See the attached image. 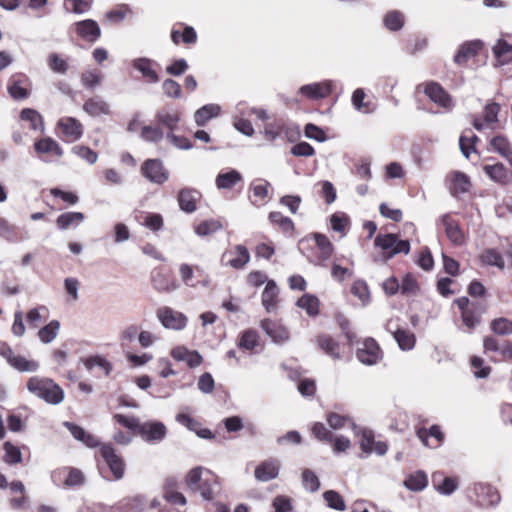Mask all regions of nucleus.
Listing matches in <instances>:
<instances>
[{"label":"nucleus","instance_id":"obj_60","mask_svg":"<svg viewBox=\"0 0 512 512\" xmlns=\"http://www.w3.org/2000/svg\"><path fill=\"white\" fill-rule=\"evenodd\" d=\"M491 329L498 335L512 334V320L503 317L494 319L491 322Z\"/></svg>","mask_w":512,"mask_h":512},{"label":"nucleus","instance_id":"obj_52","mask_svg":"<svg viewBox=\"0 0 512 512\" xmlns=\"http://www.w3.org/2000/svg\"><path fill=\"white\" fill-rule=\"evenodd\" d=\"M4 455L3 461L9 465L17 464L22 461V453L17 446H14L10 442L3 444Z\"/></svg>","mask_w":512,"mask_h":512},{"label":"nucleus","instance_id":"obj_42","mask_svg":"<svg viewBox=\"0 0 512 512\" xmlns=\"http://www.w3.org/2000/svg\"><path fill=\"white\" fill-rule=\"evenodd\" d=\"M20 118L22 121L28 122L31 129L41 132L44 130L42 116L36 110L25 108L21 111Z\"/></svg>","mask_w":512,"mask_h":512},{"label":"nucleus","instance_id":"obj_49","mask_svg":"<svg viewBox=\"0 0 512 512\" xmlns=\"http://www.w3.org/2000/svg\"><path fill=\"white\" fill-rule=\"evenodd\" d=\"M59 329V321L52 320L38 331V337L42 343H50L57 337Z\"/></svg>","mask_w":512,"mask_h":512},{"label":"nucleus","instance_id":"obj_54","mask_svg":"<svg viewBox=\"0 0 512 512\" xmlns=\"http://www.w3.org/2000/svg\"><path fill=\"white\" fill-rule=\"evenodd\" d=\"M478 140L477 136L471 131L464 132L459 139V146L462 154L469 158L471 152L474 151V143Z\"/></svg>","mask_w":512,"mask_h":512},{"label":"nucleus","instance_id":"obj_50","mask_svg":"<svg viewBox=\"0 0 512 512\" xmlns=\"http://www.w3.org/2000/svg\"><path fill=\"white\" fill-rule=\"evenodd\" d=\"M297 306L304 309L309 316H316L319 313V300L311 294L303 295L297 301Z\"/></svg>","mask_w":512,"mask_h":512},{"label":"nucleus","instance_id":"obj_8","mask_svg":"<svg viewBox=\"0 0 512 512\" xmlns=\"http://www.w3.org/2000/svg\"><path fill=\"white\" fill-rule=\"evenodd\" d=\"M142 174L151 182L162 184L168 179V172L159 159H148L141 167Z\"/></svg>","mask_w":512,"mask_h":512},{"label":"nucleus","instance_id":"obj_61","mask_svg":"<svg viewBox=\"0 0 512 512\" xmlns=\"http://www.w3.org/2000/svg\"><path fill=\"white\" fill-rule=\"evenodd\" d=\"M103 75L99 70L85 71L81 76V81L87 88H94L102 81Z\"/></svg>","mask_w":512,"mask_h":512},{"label":"nucleus","instance_id":"obj_19","mask_svg":"<svg viewBox=\"0 0 512 512\" xmlns=\"http://www.w3.org/2000/svg\"><path fill=\"white\" fill-rule=\"evenodd\" d=\"M360 448L366 453L370 454L375 452L378 455H384L387 450V444L382 441H375L372 431L363 429L360 434Z\"/></svg>","mask_w":512,"mask_h":512},{"label":"nucleus","instance_id":"obj_44","mask_svg":"<svg viewBox=\"0 0 512 512\" xmlns=\"http://www.w3.org/2000/svg\"><path fill=\"white\" fill-rule=\"evenodd\" d=\"M451 190L453 194H463L470 189V180L467 175L462 172H454L451 174Z\"/></svg>","mask_w":512,"mask_h":512},{"label":"nucleus","instance_id":"obj_46","mask_svg":"<svg viewBox=\"0 0 512 512\" xmlns=\"http://www.w3.org/2000/svg\"><path fill=\"white\" fill-rule=\"evenodd\" d=\"M9 364L20 372H35L39 368V363L34 360H29L23 356L14 355Z\"/></svg>","mask_w":512,"mask_h":512},{"label":"nucleus","instance_id":"obj_57","mask_svg":"<svg viewBox=\"0 0 512 512\" xmlns=\"http://www.w3.org/2000/svg\"><path fill=\"white\" fill-rule=\"evenodd\" d=\"M483 169L485 173L496 182H504L506 179L507 173L503 164L485 165Z\"/></svg>","mask_w":512,"mask_h":512},{"label":"nucleus","instance_id":"obj_1","mask_svg":"<svg viewBox=\"0 0 512 512\" xmlns=\"http://www.w3.org/2000/svg\"><path fill=\"white\" fill-rule=\"evenodd\" d=\"M185 482L192 491H198L205 500H211L220 490L218 477L201 467L190 470Z\"/></svg>","mask_w":512,"mask_h":512},{"label":"nucleus","instance_id":"obj_53","mask_svg":"<svg viewBox=\"0 0 512 512\" xmlns=\"http://www.w3.org/2000/svg\"><path fill=\"white\" fill-rule=\"evenodd\" d=\"M84 365L88 370L95 367L101 368L106 375L112 371V364L104 357L96 355L84 360Z\"/></svg>","mask_w":512,"mask_h":512},{"label":"nucleus","instance_id":"obj_17","mask_svg":"<svg viewBox=\"0 0 512 512\" xmlns=\"http://www.w3.org/2000/svg\"><path fill=\"white\" fill-rule=\"evenodd\" d=\"M170 355L178 362H185L190 368H196L203 362V358L198 351L189 350L183 345L172 348Z\"/></svg>","mask_w":512,"mask_h":512},{"label":"nucleus","instance_id":"obj_41","mask_svg":"<svg viewBox=\"0 0 512 512\" xmlns=\"http://www.w3.org/2000/svg\"><path fill=\"white\" fill-rule=\"evenodd\" d=\"M34 147L38 154H53L58 157L62 156L63 154L59 144L50 137L37 141Z\"/></svg>","mask_w":512,"mask_h":512},{"label":"nucleus","instance_id":"obj_31","mask_svg":"<svg viewBox=\"0 0 512 512\" xmlns=\"http://www.w3.org/2000/svg\"><path fill=\"white\" fill-rule=\"evenodd\" d=\"M64 425L76 440L81 441L87 447L94 448L100 444L95 435L86 432L82 427L71 422H65Z\"/></svg>","mask_w":512,"mask_h":512},{"label":"nucleus","instance_id":"obj_5","mask_svg":"<svg viewBox=\"0 0 512 512\" xmlns=\"http://www.w3.org/2000/svg\"><path fill=\"white\" fill-rule=\"evenodd\" d=\"M221 261L224 266L240 270L249 263L250 253L245 246L238 244L226 250L222 255Z\"/></svg>","mask_w":512,"mask_h":512},{"label":"nucleus","instance_id":"obj_16","mask_svg":"<svg viewBox=\"0 0 512 512\" xmlns=\"http://www.w3.org/2000/svg\"><path fill=\"white\" fill-rule=\"evenodd\" d=\"M500 112V105L496 102H490L484 107L483 120L475 117L473 119V126L476 130L481 131L484 128H494L498 122V114Z\"/></svg>","mask_w":512,"mask_h":512},{"label":"nucleus","instance_id":"obj_28","mask_svg":"<svg viewBox=\"0 0 512 512\" xmlns=\"http://www.w3.org/2000/svg\"><path fill=\"white\" fill-rule=\"evenodd\" d=\"M200 198V193L191 188L182 189L178 194V203L181 210L192 213L196 210L197 201Z\"/></svg>","mask_w":512,"mask_h":512},{"label":"nucleus","instance_id":"obj_9","mask_svg":"<svg viewBox=\"0 0 512 512\" xmlns=\"http://www.w3.org/2000/svg\"><path fill=\"white\" fill-rule=\"evenodd\" d=\"M356 356L361 363L374 365L381 359L382 353L377 342L372 338H368L364 340L362 346L357 349Z\"/></svg>","mask_w":512,"mask_h":512},{"label":"nucleus","instance_id":"obj_13","mask_svg":"<svg viewBox=\"0 0 512 512\" xmlns=\"http://www.w3.org/2000/svg\"><path fill=\"white\" fill-rule=\"evenodd\" d=\"M70 31L76 33L78 37L88 42H95L101 35V30L97 22L86 19L74 23Z\"/></svg>","mask_w":512,"mask_h":512},{"label":"nucleus","instance_id":"obj_6","mask_svg":"<svg viewBox=\"0 0 512 512\" xmlns=\"http://www.w3.org/2000/svg\"><path fill=\"white\" fill-rule=\"evenodd\" d=\"M60 137L69 143L75 142L83 134V125L73 117H62L57 123Z\"/></svg>","mask_w":512,"mask_h":512},{"label":"nucleus","instance_id":"obj_15","mask_svg":"<svg viewBox=\"0 0 512 512\" xmlns=\"http://www.w3.org/2000/svg\"><path fill=\"white\" fill-rule=\"evenodd\" d=\"M333 88V82L330 80L303 85L299 93L311 100H320L328 97Z\"/></svg>","mask_w":512,"mask_h":512},{"label":"nucleus","instance_id":"obj_48","mask_svg":"<svg viewBox=\"0 0 512 512\" xmlns=\"http://www.w3.org/2000/svg\"><path fill=\"white\" fill-rule=\"evenodd\" d=\"M140 137L150 143H158L164 138V132L160 126L144 125L141 128Z\"/></svg>","mask_w":512,"mask_h":512},{"label":"nucleus","instance_id":"obj_25","mask_svg":"<svg viewBox=\"0 0 512 512\" xmlns=\"http://www.w3.org/2000/svg\"><path fill=\"white\" fill-rule=\"evenodd\" d=\"M262 329L276 343H283L289 339L288 330L280 323L269 319L261 322Z\"/></svg>","mask_w":512,"mask_h":512},{"label":"nucleus","instance_id":"obj_63","mask_svg":"<svg viewBox=\"0 0 512 512\" xmlns=\"http://www.w3.org/2000/svg\"><path fill=\"white\" fill-rule=\"evenodd\" d=\"M258 345V334L254 330L245 331L239 341V347L246 350H253Z\"/></svg>","mask_w":512,"mask_h":512},{"label":"nucleus","instance_id":"obj_29","mask_svg":"<svg viewBox=\"0 0 512 512\" xmlns=\"http://www.w3.org/2000/svg\"><path fill=\"white\" fill-rule=\"evenodd\" d=\"M442 223L445 228V233L449 240L455 245H462L465 242V235L460 229L459 225L449 216L442 217Z\"/></svg>","mask_w":512,"mask_h":512},{"label":"nucleus","instance_id":"obj_58","mask_svg":"<svg viewBox=\"0 0 512 512\" xmlns=\"http://www.w3.org/2000/svg\"><path fill=\"white\" fill-rule=\"evenodd\" d=\"M269 220L272 224L278 225L284 232H290L294 229V223L280 212H271Z\"/></svg>","mask_w":512,"mask_h":512},{"label":"nucleus","instance_id":"obj_34","mask_svg":"<svg viewBox=\"0 0 512 512\" xmlns=\"http://www.w3.org/2000/svg\"><path fill=\"white\" fill-rule=\"evenodd\" d=\"M477 501L483 507L494 506L500 501V496L493 487L479 485L477 487Z\"/></svg>","mask_w":512,"mask_h":512},{"label":"nucleus","instance_id":"obj_2","mask_svg":"<svg viewBox=\"0 0 512 512\" xmlns=\"http://www.w3.org/2000/svg\"><path fill=\"white\" fill-rule=\"evenodd\" d=\"M27 389L49 404L56 405L64 399L62 388L49 378L31 377L27 382Z\"/></svg>","mask_w":512,"mask_h":512},{"label":"nucleus","instance_id":"obj_18","mask_svg":"<svg viewBox=\"0 0 512 512\" xmlns=\"http://www.w3.org/2000/svg\"><path fill=\"white\" fill-rule=\"evenodd\" d=\"M29 79L22 74L13 75L8 82V92L15 100L26 99L29 96Z\"/></svg>","mask_w":512,"mask_h":512},{"label":"nucleus","instance_id":"obj_12","mask_svg":"<svg viewBox=\"0 0 512 512\" xmlns=\"http://www.w3.org/2000/svg\"><path fill=\"white\" fill-rule=\"evenodd\" d=\"M100 456L104 459L115 479H121L124 475V462L120 456L115 453L114 448L109 444H104L99 450Z\"/></svg>","mask_w":512,"mask_h":512},{"label":"nucleus","instance_id":"obj_10","mask_svg":"<svg viewBox=\"0 0 512 512\" xmlns=\"http://www.w3.org/2000/svg\"><path fill=\"white\" fill-rule=\"evenodd\" d=\"M51 479L56 485L64 481V485L68 487L81 485L84 482L83 473L76 468L56 469L51 473Z\"/></svg>","mask_w":512,"mask_h":512},{"label":"nucleus","instance_id":"obj_30","mask_svg":"<svg viewBox=\"0 0 512 512\" xmlns=\"http://www.w3.org/2000/svg\"><path fill=\"white\" fill-rule=\"evenodd\" d=\"M64 425L76 440L81 441L87 447L94 448L100 444L95 435L86 432L82 427L71 422H65Z\"/></svg>","mask_w":512,"mask_h":512},{"label":"nucleus","instance_id":"obj_26","mask_svg":"<svg viewBox=\"0 0 512 512\" xmlns=\"http://www.w3.org/2000/svg\"><path fill=\"white\" fill-rule=\"evenodd\" d=\"M432 484L440 494L450 495L457 489L458 479L455 477H444L441 472H435L432 475Z\"/></svg>","mask_w":512,"mask_h":512},{"label":"nucleus","instance_id":"obj_24","mask_svg":"<svg viewBox=\"0 0 512 512\" xmlns=\"http://www.w3.org/2000/svg\"><path fill=\"white\" fill-rule=\"evenodd\" d=\"M493 53L498 65H505L512 60V36L500 38L493 47Z\"/></svg>","mask_w":512,"mask_h":512},{"label":"nucleus","instance_id":"obj_4","mask_svg":"<svg viewBox=\"0 0 512 512\" xmlns=\"http://www.w3.org/2000/svg\"><path fill=\"white\" fill-rule=\"evenodd\" d=\"M156 317L163 327L170 330H182L187 325V317L179 311L163 306L156 311Z\"/></svg>","mask_w":512,"mask_h":512},{"label":"nucleus","instance_id":"obj_20","mask_svg":"<svg viewBox=\"0 0 512 512\" xmlns=\"http://www.w3.org/2000/svg\"><path fill=\"white\" fill-rule=\"evenodd\" d=\"M152 286L158 292H172L178 288V283L161 269L152 272Z\"/></svg>","mask_w":512,"mask_h":512},{"label":"nucleus","instance_id":"obj_21","mask_svg":"<svg viewBox=\"0 0 512 512\" xmlns=\"http://www.w3.org/2000/svg\"><path fill=\"white\" fill-rule=\"evenodd\" d=\"M417 436L425 446L430 448L439 447L444 440V434L437 425H433L429 429L420 428L417 431Z\"/></svg>","mask_w":512,"mask_h":512},{"label":"nucleus","instance_id":"obj_64","mask_svg":"<svg viewBox=\"0 0 512 512\" xmlns=\"http://www.w3.org/2000/svg\"><path fill=\"white\" fill-rule=\"evenodd\" d=\"M140 223L150 230L158 231L163 226V218L160 214L147 213L143 216Z\"/></svg>","mask_w":512,"mask_h":512},{"label":"nucleus","instance_id":"obj_36","mask_svg":"<svg viewBox=\"0 0 512 512\" xmlns=\"http://www.w3.org/2000/svg\"><path fill=\"white\" fill-rule=\"evenodd\" d=\"M482 48V43L480 41H471L464 43L459 48L458 52L454 57V61L457 64H463L471 57L475 56L479 50Z\"/></svg>","mask_w":512,"mask_h":512},{"label":"nucleus","instance_id":"obj_22","mask_svg":"<svg viewBox=\"0 0 512 512\" xmlns=\"http://www.w3.org/2000/svg\"><path fill=\"white\" fill-rule=\"evenodd\" d=\"M280 464L277 460H266L256 466L254 476L258 481L267 482L279 474Z\"/></svg>","mask_w":512,"mask_h":512},{"label":"nucleus","instance_id":"obj_43","mask_svg":"<svg viewBox=\"0 0 512 512\" xmlns=\"http://www.w3.org/2000/svg\"><path fill=\"white\" fill-rule=\"evenodd\" d=\"M490 144L494 151L506 158L512 165V148L508 140L503 136H496L491 139Z\"/></svg>","mask_w":512,"mask_h":512},{"label":"nucleus","instance_id":"obj_3","mask_svg":"<svg viewBox=\"0 0 512 512\" xmlns=\"http://www.w3.org/2000/svg\"><path fill=\"white\" fill-rule=\"evenodd\" d=\"M374 244L383 251V257L386 260L393 258L398 254H409L410 243L408 240H401L397 234H378Z\"/></svg>","mask_w":512,"mask_h":512},{"label":"nucleus","instance_id":"obj_23","mask_svg":"<svg viewBox=\"0 0 512 512\" xmlns=\"http://www.w3.org/2000/svg\"><path fill=\"white\" fill-rule=\"evenodd\" d=\"M181 112L177 109H171L168 107H164L157 111L155 118L157 122L162 125L163 127H166L167 129L172 132L175 130L181 121Z\"/></svg>","mask_w":512,"mask_h":512},{"label":"nucleus","instance_id":"obj_59","mask_svg":"<svg viewBox=\"0 0 512 512\" xmlns=\"http://www.w3.org/2000/svg\"><path fill=\"white\" fill-rule=\"evenodd\" d=\"M93 0H65L64 6L67 11L76 14H83L90 10Z\"/></svg>","mask_w":512,"mask_h":512},{"label":"nucleus","instance_id":"obj_32","mask_svg":"<svg viewBox=\"0 0 512 512\" xmlns=\"http://www.w3.org/2000/svg\"><path fill=\"white\" fill-rule=\"evenodd\" d=\"M83 110L92 117L110 114L109 104L99 96L88 99L83 105Z\"/></svg>","mask_w":512,"mask_h":512},{"label":"nucleus","instance_id":"obj_38","mask_svg":"<svg viewBox=\"0 0 512 512\" xmlns=\"http://www.w3.org/2000/svg\"><path fill=\"white\" fill-rule=\"evenodd\" d=\"M271 185L268 181L263 179H256L250 184V191L253 195L252 204L259 205V202L265 201L269 195V189Z\"/></svg>","mask_w":512,"mask_h":512},{"label":"nucleus","instance_id":"obj_39","mask_svg":"<svg viewBox=\"0 0 512 512\" xmlns=\"http://www.w3.org/2000/svg\"><path fill=\"white\" fill-rule=\"evenodd\" d=\"M393 338L397 342L399 348L404 351L412 350L416 343L415 335L405 329H396L393 331Z\"/></svg>","mask_w":512,"mask_h":512},{"label":"nucleus","instance_id":"obj_33","mask_svg":"<svg viewBox=\"0 0 512 512\" xmlns=\"http://www.w3.org/2000/svg\"><path fill=\"white\" fill-rule=\"evenodd\" d=\"M262 304L267 312H273L277 308L278 287L273 280H269L266 284L261 296Z\"/></svg>","mask_w":512,"mask_h":512},{"label":"nucleus","instance_id":"obj_51","mask_svg":"<svg viewBox=\"0 0 512 512\" xmlns=\"http://www.w3.org/2000/svg\"><path fill=\"white\" fill-rule=\"evenodd\" d=\"M222 229V224L217 219H210L200 222L195 226L194 230L198 236H209Z\"/></svg>","mask_w":512,"mask_h":512},{"label":"nucleus","instance_id":"obj_37","mask_svg":"<svg viewBox=\"0 0 512 512\" xmlns=\"http://www.w3.org/2000/svg\"><path fill=\"white\" fill-rule=\"evenodd\" d=\"M84 219L85 216L81 212H66L57 217L56 224L60 230H66L71 227H77Z\"/></svg>","mask_w":512,"mask_h":512},{"label":"nucleus","instance_id":"obj_62","mask_svg":"<svg viewBox=\"0 0 512 512\" xmlns=\"http://www.w3.org/2000/svg\"><path fill=\"white\" fill-rule=\"evenodd\" d=\"M351 293L356 296L363 304L368 303L370 298V293L367 284L358 280L355 281L351 287Z\"/></svg>","mask_w":512,"mask_h":512},{"label":"nucleus","instance_id":"obj_55","mask_svg":"<svg viewBox=\"0 0 512 512\" xmlns=\"http://www.w3.org/2000/svg\"><path fill=\"white\" fill-rule=\"evenodd\" d=\"M481 261L486 265L496 266L503 269L505 266L504 260L499 252L494 249L485 250L481 256Z\"/></svg>","mask_w":512,"mask_h":512},{"label":"nucleus","instance_id":"obj_7","mask_svg":"<svg viewBox=\"0 0 512 512\" xmlns=\"http://www.w3.org/2000/svg\"><path fill=\"white\" fill-rule=\"evenodd\" d=\"M424 94L438 106L450 110L453 107L451 96L437 82H428L422 85Z\"/></svg>","mask_w":512,"mask_h":512},{"label":"nucleus","instance_id":"obj_47","mask_svg":"<svg viewBox=\"0 0 512 512\" xmlns=\"http://www.w3.org/2000/svg\"><path fill=\"white\" fill-rule=\"evenodd\" d=\"M317 343L320 349H322L326 354L329 356L339 359L340 353H339V344L334 341L333 338H331L328 335H321L317 338Z\"/></svg>","mask_w":512,"mask_h":512},{"label":"nucleus","instance_id":"obj_35","mask_svg":"<svg viewBox=\"0 0 512 512\" xmlns=\"http://www.w3.org/2000/svg\"><path fill=\"white\" fill-rule=\"evenodd\" d=\"M221 107L218 104H207L199 108L194 114L197 126H204L210 119L219 116Z\"/></svg>","mask_w":512,"mask_h":512},{"label":"nucleus","instance_id":"obj_40","mask_svg":"<svg viewBox=\"0 0 512 512\" xmlns=\"http://www.w3.org/2000/svg\"><path fill=\"white\" fill-rule=\"evenodd\" d=\"M133 67L151 82H158L159 77L153 69V62L148 58H138L133 61Z\"/></svg>","mask_w":512,"mask_h":512},{"label":"nucleus","instance_id":"obj_45","mask_svg":"<svg viewBox=\"0 0 512 512\" xmlns=\"http://www.w3.org/2000/svg\"><path fill=\"white\" fill-rule=\"evenodd\" d=\"M428 484L427 475L423 471H417L407 477L404 485L411 491H421Z\"/></svg>","mask_w":512,"mask_h":512},{"label":"nucleus","instance_id":"obj_14","mask_svg":"<svg viewBox=\"0 0 512 512\" xmlns=\"http://www.w3.org/2000/svg\"><path fill=\"white\" fill-rule=\"evenodd\" d=\"M316 244V254L311 257L310 262L315 265H325L326 261L330 259L333 253V245L329 239L320 233H315L313 236Z\"/></svg>","mask_w":512,"mask_h":512},{"label":"nucleus","instance_id":"obj_56","mask_svg":"<svg viewBox=\"0 0 512 512\" xmlns=\"http://www.w3.org/2000/svg\"><path fill=\"white\" fill-rule=\"evenodd\" d=\"M323 497L330 508L339 511H344L346 509L344 499L338 492L329 490L323 494Z\"/></svg>","mask_w":512,"mask_h":512},{"label":"nucleus","instance_id":"obj_27","mask_svg":"<svg viewBox=\"0 0 512 512\" xmlns=\"http://www.w3.org/2000/svg\"><path fill=\"white\" fill-rule=\"evenodd\" d=\"M243 181L241 173L235 169L221 171L215 179V185L218 189H232L238 183Z\"/></svg>","mask_w":512,"mask_h":512},{"label":"nucleus","instance_id":"obj_11","mask_svg":"<svg viewBox=\"0 0 512 512\" xmlns=\"http://www.w3.org/2000/svg\"><path fill=\"white\" fill-rule=\"evenodd\" d=\"M166 432V426L162 422L148 421L140 423L137 434L145 441L153 443L164 439Z\"/></svg>","mask_w":512,"mask_h":512}]
</instances>
